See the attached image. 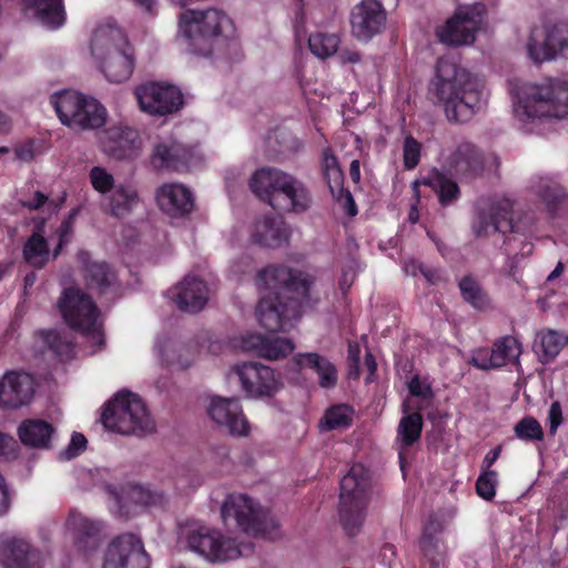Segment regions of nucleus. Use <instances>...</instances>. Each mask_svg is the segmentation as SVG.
<instances>
[{"mask_svg": "<svg viewBox=\"0 0 568 568\" xmlns=\"http://www.w3.org/2000/svg\"><path fill=\"white\" fill-rule=\"evenodd\" d=\"M483 81L448 58H439L429 94L449 122L466 123L480 109Z\"/></svg>", "mask_w": 568, "mask_h": 568, "instance_id": "1", "label": "nucleus"}, {"mask_svg": "<svg viewBox=\"0 0 568 568\" xmlns=\"http://www.w3.org/2000/svg\"><path fill=\"white\" fill-rule=\"evenodd\" d=\"M90 51L99 70L113 83L128 81L135 67V54L126 33L112 20L93 30Z\"/></svg>", "mask_w": 568, "mask_h": 568, "instance_id": "2", "label": "nucleus"}, {"mask_svg": "<svg viewBox=\"0 0 568 568\" xmlns=\"http://www.w3.org/2000/svg\"><path fill=\"white\" fill-rule=\"evenodd\" d=\"M250 187L260 200L285 213L303 214L313 204L304 182L275 168L257 170L250 180Z\"/></svg>", "mask_w": 568, "mask_h": 568, "instance_id": "3", "label": "nucleus"}, {"mask_svg": "<svg viewBox=\"0 0 568 568\" xmlns=\"http://www.w3.org/2000/svg\"><path fill=\"white\" fill-rule=\"evenodd\" d=\"M514 113L524 124L547 118L568 119V81L551 79L519 85Z\"/></svg>", "mask_w": 568, "mask_h": 568, "instance_id": "4", "label": "nucleus"}, {"mask_svg": "<svg viewBox=\"0 0 568 568\" xmlns=\"http://www.w3.org/2000/svg\"><path fill=\"white\" fill-rule=\"evenodd\" d=\"M224 525H234L244 534L275 539L280 536L274 517L246 494H229L221 506Z\"/></svg>", "mask_w": 568, "mask_h": 568, "instance_id": "5", "label": "nucleus"}, {"mask_svg": "<svg viewBox=\"0 0 568 568\" xmlns=\"http://www.w3.org/2000/svg\"><path fill=\"white\" fill-rule=\"evenodd\" d=\"M371 477L362 464L353 465L341 480L339 521L349 536L356 535L364 523L369 499Z\"/></svg>", "mask_w": 568, "mask_h": 568, "instance_id": "6", "label": "nucleus"}, {"mask_svg": "<svg viewBox=\"0 0 568 568\" xmlns=\"http://www.w3.org/2000/svg\"><path fill=\"white\" fill-rule=\"evenodd\" d=\"M59 310L65 323L75 331H79L94 347L95 353L104 345V333L99 322V308L92 298L77 287H69L63 291L59 298Z\"/></svg>", "mask_w": 568, "mask_h": 568, "instance_id": "7", "label": "nucleus"}, {"mask_svg": "<svg viewBox=\"0 0 568 568\" xmlns=\"http://www.w3.org/2000/svg\"><path fill=\"white\" fill-rule=\"evenodd\" d=\"M103 426L122 435L141 436L154 430V422L142 399L130 393H119L102 414Z\"/></svg>", "mask_w": 568, "mask_h": 568, "instance_id": "8", "label": "nucleus"}, {"mask_svg": "<svg viewBox=\"0 0 568 568\" xmlns=\"http://www.w3.org/2000/svg\"><path fill=\"white\" fill-rule=\"evenodd\" d=\"M61 123L79 130H95L105 123V108L93 98L62 91L51 98Z\"/></svg>", "mask_w": 568, "mask_h": 568, "instance_id": "9", "label": "nucleus"}, {"mask_svg": "<svg viewBox=\"0 0 568 568\" xmlns=\"http://www.w3.org/2000/svg\"><path fill=\"white\" fill-rule=\"evenodd\" d=\"M314 278L304 272L293 270L284 265H270L257 274L256 285L267 294L287 298L295 297L303 300L307 305L315 304L318 297L313 298L311 287Z\"/></svg>", "mask_w": 568, "mask_h": 568, "instance_id": "10", "label": "nucleus"}, {"mask_svg": "<svg viewBox=\"0 0 568 568\" xmlns=\"http://www.w3.org/2000/svg\"><path fill=\"white\" fill-rule=\"evenodd\" d=\"M186 542L189 549L211 562H226L253 552L251 544H240L235 538L207 527L190 531Z\"/></svg>", "mask_w": 568, "mask_h": 568, "instance_id": "11", "label": "nucleus"}, {"mask_svg": "<svg viewBox=\"0 0 568 568\" xmlns=\"http://www.w3.org/2000/svg\"><path fill=\"white\" fill-rule=\"evenodd\" d=\"M308 306L305 301L295 297L282 298L265 294L256 306L260 324L270 332L285 331L293 320L301 316V308Z\"/></svg>", "mask_w": 568, "mask_h": 568, "instance_id": "12", "label": "nucleus"}, {"mask_svg": "<svg viewBox=\"0 0 568 568\" xmlns=\"http://www.w3.org/2000/svg\"><path fill=\"white\" fill-rule=\"evenodd\" d=\"M134 93L140 109L150 115L171 114L184 103L180 89L168 83L149 82L139 85Z\"/></svg>", "mask_w": 568, "mask_h": 568, "instance_id": "13", "label": "nucleus"}, {"mask_svg": "<svg viewBox=\"0 0 568 568\" xmlns=\"http://www.w3.org/2000/svg\"><path fill=\"white\" fill-rule=\"evenodd\" d=\"M566 49H568V20L547 22L541 34H538L537 30L531 32L527 43L528 54L536 63L554 60Z\"/></svg>", "mask_w": 568, "mask_h": 568, "instance_id": "14", "label": "nucleus"}, {"mask_svg": "<svg viewBox=\"0 0 568 568\" xmlns=\"http://www.w3.org/2000/svg\"><path fill=\"white\" fill-rule=\"evenodd\" d=\"M480 23V12L475 7H464L437 30V37L449 47L469 45L475 42Z\"/></svg>", "mask_w": 568, "mask_h": 568, "instance_id": "15", "label": "nucleus"}, {"mask_svg": "<svg viewBox=\"0 0 568 568\" xmlns=\"http://www.w3.org/2000/svg\"><path fill=\"white\" fill-rule=\"evenodd\" d=\"M150 557L143 542L132 534L116 537L104 554L103 568H149Z\"/></svg>", "mask_w": 568, "mask_h": 568, "instance_id": "16", "label": "nucleus"}, {"mask_svg": "<svg viewBox=\"0 0 568 568\" xmlns=\"http://www.w3.org/2000/svg\"><path fill=\"white\" fill-rule=\"evenodd\" d=\"M233 371L250 397H272L283 386L280 376L271 367L258 363H243L234 366Z\"/></svg>", "mask_w": 568, "mask_h": 568, "instance_id": "17", "label": "nucleus"}, {"mask_svg": "<svg viewBox=\"0 0 568 568\" xmlns=\"http://www.w3.org/2000/svg\"><path fill=\"white\" fill-rule=\"evenodd\" d=\"M352 34L362 42H368L383 32L387 13L378 0H362L351 11Z\"/></svg>", "mask_w": 568, "mask_h": 568, "instance_id": "18", "label": "nucleus"}, {"mask_svg": "<svg viewBox=\"0 0 568 568\" xmlns=\"http://www.w3.org/2000/svg\"><path fill=\"white\" fill-rule=\"evenodd\" d=\"M212 420L235 436H246L250 424L243 414L242 406L236 398L213 397L207 408Z\"/></svg>", "mask_w": 568, "mask_h": 568, "instance_id": "19", "label": "nucleus"}, {"mask_svg": "<svg viewBox=\"0 0 568 568\" xmlns=\"http://www.w3.org/2000/svg\"><path fill=\"white\" fill-rule=\"evenodd\" d=\"M102 151L114 159H128L136 154L141 140L138 131L128 125H113L100 134Z\"/></svg>", "mask_w": 568, "mask_h": 568, "instance_id": "20", "label": "nucleus"}, {"mask_svg": "<svg viewBox=\"0 0 568 568\" xmlns=\"http://www.w3.org/2000/svg\"><path fill=\"white\" fill-rule=\"evenodd\" d=\"M170 297L179 310L186 313L202 311L209 301L206 283L193 275H186L181 282L169 291Z\"/></svg>", "mask_w": 568, "mask_h": 568, "instance_id": "21", "label": "nucleus"}, {"mask_svg": "<svg viewBox=\"0 0 568 568\" xmlns=\"http://www.w3.org/2000/svg\"><path fill=\"white\" fill-rule=\"evenodd\" d=\"M34 394V379L24 372H8L2 376V407L17 409L28 405Z\"/></svg>", "mask_w": 568, "mask_h": 568, "instance_id": "22", "label": "nucleus"}, {"mask_svg": "<svg viewBox=\"0 0 568 568\" xmlns=\"http://www.w3.org/2000/svg\"><path fill=\"white\" fill-rule=\"evenodd\" d=\"M448 171L460 179H473L484 170L480 150L468 141L457 144L447 161Z\"/></svg>", "mask_w": 568, "mask_h": 568, "instance_id": "23", "label": "nucleus"}, {"mask_svg": "<svg viewBox=\"0 0 568 568\" xmlns=\"http://www.w3.org/2000/svg\"><path fill=\"white\" fill-rule=\"evenodd\" d=\"M78 258L82 264L87 285L91 290L105 294L118 288L116 273L106 262L91 260L90 253L87 251H80Z\"/></svg>", "mask_w": 568, "mask_h": 568, "instance_id": "24", "label": "nucleus"}, {"mask_svg": "<svg viewBox=\"0 0 568 568\" xmlns=\"http://www.w3.org/2000/svg\"><path fill=\"white\" fill-rule=\"evenodd\" d=\"M155 195L159 207L172 217H182L193 210V194L183 184H163L156 190Z\"/></svg>", "mask_w": 568, "mask_h": 568, "instance_id": "25", "label": "nucleus"}, {"mask_svg": "<svg viewBox=\"0 0 568 568\" xmlns=\"http://www.w3.org/2000/svg\"><path fill=\"white\" fill-rule=\"evenodd\" d=\"M2 566L4 568H43L42 552L28 541L19 538L2 544Z\"/></svg>", "mask_w": 568, "mask_h": 568, "instance_id": "26", "label": "nucleus"}, {"mask_svg": "<svg viewBox=\"0 0 568 568\" xmlns=\"http://www.w3.org/2000/svg\"><path fill=\"white\" fill-rule=\"evenodd\" d=\"M180 22L187 23L204 33L221 37L232 27L230 18L221 10H187L180 16Z\"/></svg>", "mask_w": 568, "mask_h": 568, "instance_id": "27", "label": "nucleus"}, {"mask_svg": "<svg viewBox=\"0 0 568 568\" xmlns=\"http://www.w3.org/2000/svg\"><path fill=\"white\" fill-rule=\"evenodd\" d=\"M291 339L282 337H267L261 334H251L243 338V348L255 353L266 359H280L294 351Z\"/></svg>", "mask_w": 568, "mask_h": 568, "instance_id": "28", "label": "nucleus"}, {"mask_svg": "<svg viewBox=\"0 0 568 568\" xmlns=\"http://www.w3.org/2000/svg\"><path fill=\"white\" fill-rule=\"evenodd\" d=\"M136 189L130 184H118L106 196L103 211L119 220L126 219L140 204Z\"/></svg>", "mask_w": 568, "mask_h": 568, "instance_id": "29", "label": "nucleus"}, {"mask_svg": "<svg viewBox=\"0 0 568 568\" xmlns=\"http://www.w3.org/2000/svg\"><path fill=\"white\" fill-rule=\"evenodd\" d=\"M68 527L73 531L78 548L84 552L94 550L101 540V524L90 520L79 513L71 511L67 520Z\"/></svg>", "mask_w": 568, "mask_h": 568, "instance_id": "30", "label": "nucleus"}, {"mask_svg": "<svg viewBox=\"0 0 568 568\" xmlns=\"http://www.w3.org/2000/svg\"><path fill=\"white\" fill-rule=\"evenodd\" d=\"M419 185H426L434 190L438 196V201L443 206H449L455 203L460 196L458 184L446 176L444 173L435 170L433 173L422 180H415L412 183L414 196L419 200Z\"/></svg>", "mask_w": 568, "mask_h": 568, "instance_id": "31", "label": "nucleus"}, {"mask_svg": "<svg viewBox=\"0 0 568 568\" xmlns=\"http://www.w3.org/2000/svg\"><path fill=\"white\" fill-rule=\"evenodd\" d=\"M251 236L255 244L264 247H278L287 243L290 234L281 220L263 216L255 222Z\"/></svg>", "mask_w": 568, "mask_h": 568, "instance_id": "32", "label": "nucleus"}, {"mask_svg": "<svg viewBox=\"0 0 568 568\" xmlns=\"http://www.w3.org/2000/svg\"><path fill=\"white\" fill-rule=\"evenodd\" d=\"M53 434V426L43 419H26L18 427L21 443L32 448H50Z\"/></svg>", "mask_w": 568, "mask_h": 568, "instance_id": "33", "label": "nucleus"}, {"mask_svg": "<svg viewBox=\"0 0 568 568\" xmlns=\"http://www.w3.org/2000/svg\"><path fill=\"white\" fill-rule=\"evenodd\" d=\"M296 365L310 368L318 375V384L323 388H333L337 383V371L334 364L318 353H302L294 357Z\"/></svg>", "mask_w": 568, "mask_h": 568, "instance_id": "34", "label": "nucleus"}, {"mask_svg": "<svg viewBox=\"0 0 568 568\" xmlns=\"http://www.w3.org/2000/svg\"><path fill=\"white\" fill-rule=\"evenodd\" d=\"M190 153L179 144H159L152 154V164L159 170L183 171L189 165Z\"/></svg>", "mask_w": 568, "mask_h": 568, "instance_id": "35", "label": "nucleus"}, {"mask_svg": "<svg viewBox=\"0 0 568 568\" xmlns=\"http://www.w3.org/2000/svg\"><path fill=\"white\" fill-rule=\"evenodd\" d=\"M28 8L45 27L60 28L65 20L62 0H29Z\"/></svg>", "mask_w": 568, "mask_h": 568, "instance_id": "36", "label": "nucleus"}, {"mask_svg": "<svg viewBox=\"0 0 568 568\" xmlns=\"http://www.w3.org/2000/svg\"><path fill=\"white\" fill-rule=\"evenodd\" d=\"M568 343V337L555 329H542L537 333L535 351L542 364L551 362Z\"/></svg>", "mask_w": 568, "mask_h": 568, "instance_id": "37", "label": "nucleus"}, {"mask_svg": "<svg viewBox=\"0 0 568 568\" xmlns=\"http://www.w3.org/2000/svg\"><path fill=\"white\" fill-rule=\"evenodd\" d=\"M180 33L186 40L189 51L196 57L203 58L211 55L214 41L219 38L215 34L201 32L182 22H180Z\"/></svg>", "mask_w": 568, "mask_h": 568, "instance_id": "38", "label": "nucleus"}, {"mask_svg": "<svg viewBox=\"0 0 568 568\" xmlns=\"http://www.w3.org/2000/svg\"><path fill=\"white\" fill-rule=\"evenodd\" d=\"M23 257L29 265L36 268L44 267L51 260L48 242L39 232L33 233L26 242Z\"/></svg>", "mask_w": 568, "mask_h": 568, "instance_id": "39", "label": "nucleus"}, {"mask_svg": "<svg viewBox=\"0 0 568 568\" xmlns=\"http://www.w3.org/2000/svg\"><path fill=\"white\" fill-rule=\"evenodd\" d=\"M491 349L493 357L498 368H500L509 363H518L521 354V344L516 337L506 335L496 339Z\"/></svg>", "mask_w": 568, "mask_h": 568, "instance_id": "40", "label": "nucleus"}, {"mask_svg": "<svg viewBox=\"0 0 568 568\" xmlns=\"http://www.w3.org/2000/svg\"><path fill=\"white\" fill-rule=\"evenodd\" d=\"M353 415L354 409L346 404L331 406L326 409L318 427L322 432L346 429L353 423Z\"/></svg>", "mask_w": 568, "mask_h": 568, "instance_id": "41", "label": "nucleus"}, {"mask_svg": "<svg viewBox=\"0 0 568 568\" xmlns=\"http://www.w3.org/2000/svg\"><path fill=\"white\" fill-rule=\"evenodd\" d=\"M513 203L508 199L494 201L489 204L488 214L491 217L493 230L500 233L515 232L511 219Z\"/></svg>", "mask_w": 568, "mask_h": 568, "instance_id": "42", "label": "nucleus"}, {"mask_svg": "<svg viewBox=\"0 0 568 568\" xmlns=\"http://www.w3.org/2000/svg\"><path fill=\"white\" fill-rule=\"evenodd\" d=\"M458 287L463 300L476 310H485L489 306L490 301L487 293L483 290L476 278L470 275L464 276Z\"/></svg>", "mask_w": 568, "mask_h": 568, "instance_id": "43", "label": "nucleus"}, {"mask_svg": "<svg viewBox=\"0 0 568 568\" xmlns=\"http://www.w3.org/2000/svg\"><path fill=\"white\" fill-rule=\"evenodd\" d=\"M423 429V417L419 413L406 414L399 420L397 427V439L403 447H409L420 438Z\"/></svg>", "mask_w": 568, "mask_h": 568, "instance_id": "44", "label": "nucleus"}, {"mask_svg": "<svg viewBox=\"0 0 568 568\" xmlns=\"http://www.w3.org/2000/svg\"><path fill=\"white\" fill-rule=\"evenodd\" d=\"M339 39L335 34L315 33L308 38V48L311 52L321 59L333 55L338 48Z\"/></svg>", "mask_w": 568, "mask_h": 568, "instance_id": "45", "label": "nucleus"}, {"mask_svg": "<svg viewBox=\"0 0 568 568\" xmlns=\"http://www.w3.org/2000/svg\"><path fill=\"white\" fill-rule=\"evenodd\" d=\"M43 339L49 348L61 359L67 361L72 358L74 353V345L72 341L63 334L55 331L43 333Z\"/></svg>", "mask_w": 568, "mask_h": 568, "instance_id": "46", "label": "nucleus"}, {"mask_svg": "<svg viewBox=\"0 0 568 568\" xmlns=\"http://www.w3.org/2000/svg\"><path fill=\"white\" fill-rule=\"evenodd\" d=\"M322 166L327 185L331 192L334 193L335 187L338 189L342 186L344 175L338 165L337 158L332 153L329 149H326L323 152Z\"/></svg>", "mask_w": 568, "mask_h": 568, "instance_id": "47", "label": "nucleus"}, {"mask_svg": "<svg viewBox=\"0 0 568 568\" xmlns=\"http://www.w3.org/2000/svg\"><path fill=\"white\" fill-rule=\"evenodd\" d=\"M420 547L429 561L430 568H446V551L442 549L436 538L429 535L423 536Z\"/></svg>", "mask_w": 568, "mask_h": 568, "instance_id": "48", "label": "nucleus"}, {"mask_svg": "<svg viewBox=\"0 0 568 568\" xmlns=\"http://www.w3.org/2000/svg\"><path fill=\"white\" fill-rule=\"evenodd\" d=\"M514 432L517 438L526 442L541 440L544 438V430L541 425L536 418L531 416L521 418L515 425Z\"/></svg>", "mask_w": 568, "mask_h": 568, "instance_id": "49", "label": "nucleus"}, {"mask_svg": "<svg viewBox=\"0 0 568 568\" xmlns=\"http://www.w3.org/2000/svg\"><path fill=\"white\" fill-rule=\"evenodd\" d=\"M89 180L92 187L101 194L111 193L116 186L114 184L113 175L102 166L91 168L89 172Z\"/></svg>", "mask_w": 568, "mask_h": 568, "instance_id": "50", "label": "nucleus"}, {"mask_svg": "<svg viewBox=\"0 0 568 568\" xmlns=\"http://www.w3.org/2000/svg\"><path fill=\"white\" fill-rule=\"evenodd\" d=\"M496 486L497 473L495 470H484L476 480V491L486 500H491L495 497Z\"/></svg>", "mask_w": 568, "mask_h": 568, "instance_id": "51", "label": "nucleus"}, {"mask_svg": "<svg viewBox=\"0 0 568 568\" xmlns=\"http://www.w3.org/2000/svg\"><path fill=\"white\" fill-rule=\"evenodd\" d=\"M420 143L414 139L412 135H407L404 141L403 149V161L404 166L407 170L415 169L420 160Z\"/></svg>", "mask_w": 568, "mask_h": 568, "instance_id": "52", "label": "nucleus"}, {"mask_svg": "<svg viewBox=\"0 0 568 568\" xmlns=\"http://www.w3.org/2000/svg\"><path fill=\"white\" fill-rule=\"evenodd\" d=\"M491 353V348H479L473 353L469 364L481 371L496 369L498 366Z\"/></svg>", "mask_w": 568, "mask_h": 568, "instance_id": "53", "label": "nucleus"}, {"mask_svg": "<svg viewBox=\"0 0 568 568\" xmlns=\"http://www.w3.org/2000/svg\"><path fill=\"white\" fill-rule=\"evenodd\" d=\"M12 161L19 164L29 163L36 158V143L27 140L18 143L12 149Z\"/></svg>", "mask_w": 568, "mask_h": 568, "instance_id": "54", "label": "nucleus"}, {"mask_svg": "<svg viewBox=\"0 0 568 568\" xmlns=\"http://www.w3.org/2000/svg\"><path fill=\"white\" fill-rule=\"evenodd\" d=\"M88 440L81 433H73L71 436L70 444L61 452V458L70 460L79 456L87 448Z\"/></svg>", "mask_w": 568, "mask_h": 568, "instance_id": "55", "label": "nucleus"}, {"mask_svg": "<svg viewBox=\"0 0 568 568\" xmlns=\"http://www.w3.org/2000/svg\"><path fill=\"white\" fill-rule=\"evenodd\" d=\"M406 271L410 272L412 275L414 276L420 273L430 284H436L437 282L440 281V275L437 270L428 267L427 265H424L416 261H412L409 264H407Z\"/></svg>", "mask_w": 568, "mask_h": 568, "instance_id": "56", "label": "nucleus"}, {"mask_svg": "<svg viewBox=\"0 0 568 568\" xmlns=\"http://www.w3.org/2000/svg\"><path fill=\"white\" fill-rule=\"evenodd\" d=\"M72 219L73 214L61 223L59 227V243L52 252V258H55L60 254L62 247L69 242V237L72 233Z\"/></svg>", "mask_w": 568, "mask_h": 568, "instance_id": "57", "label": "nucleus"}, {"mask_svg": "<svg viewBox=\"0 0 568 568\" xmlns=\"http://www.w3.org/2000/svg\"><path fill=\"white\" fill-rule=\"evenodd\" d=\"M133 498L135 501L141 503L143 505H152L156 504L161 500V495L154 491H151L148 488L138 486L132 490Z\"/></svg>", "mask_w": 568, "mask_h": 568, "instance_id": "58", "label": "nucleus"}, {"mask_svg": "<svg viewBox=\"0 0 568 568\" xmlns=\"http://www.w3.org/2000/svg\"><path fill=\"white\" fill-rule=\"evenodd\" d=\"M493 229L491 217L488 212L480 211L473 223V232L477 237L484 236Z\"/></svg>", "mask_w": 568, "mask_h": 568, "instance_id": "59", "label": "nucleus"}, {"mask_svg": "<svg viewBox=\"0 0 568 568\" xmlns=\"http://www.w3.org/2000/svg\"><path fill=\"white\" fill-rule=\"evenodd\" d=\"M408 390L415 397L430 398L433 396L432 387L423 384L418 376L410 378L408 383Z\"/></svg>", "mask_w": 568, "mask_h": 568, "instance_id": "60", "label": "nucleus"}, {"mask_svg": "<svg viewBox=\"0 0 568 568\" xmlns=\"http://www.w3.org/2000/svg\"><path fill=\"white\" fill-rule=\"evenodd\" d=\"M548 419H549V424H550L549 432H550V434L554 435L557 432L558 427L562 423V412H561V405L559 402H554L550 405Z\"/></svg>", "mask_w": 568, "mask_h": 568, "instance_id": "61", "label": "nucleus"}, {"mask_svg": "<svg viewBox=\"0 0 568 568\" xmlns=\"http://www.w3.org/2000/svg\"><path fill=\"white\" fill-rule=\"evenodd\" d=\"M339 193H341V200L344 201L345 212L349 216H355L357 214V207H356V204H355L352 193L348 190H344L342 186H341Z\"/></svg>", "mask_w": 568, "mask_h": 568, "instance_id": "62", "label": "nucleus"}, {"mask_svg": "<svg viewBox=\"0 0 568 568\" xmlns=\"http://www.w3.org/2000/svg\"><path fill=\"white\" fill-rule=\"evenodd\" d=\"M540 196L547 203V205L550 206L562 196V193L554 187L546 186L540 193Z\"/></svg>", "mask_w": 568, "mask_h": 568, "instance_id": "63", "label": "nucleus"}, {"mask_svg": "<svg viewBox=\"0 0 568 568\" xmlns=\"http://www.w3.org/2000/svg\"><path fill=\"white\" fill-rule=\"evenodd\" d=\"M47 195L40 191H37L33 195V199L24 203V205L30 210H38L47 202Z\"/></svg>", "mask_w": 568, "mask_h": 568, "instance_id": "64", "label": "nucleus"}]
</instances>
